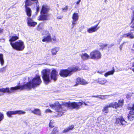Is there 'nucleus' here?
I'll list each match as a JSON object with an SVG mask.
<instances>
[{
	"label": "nucleus",
	"instance_id": "2",
	"mask_svg": "<svg viewBox=\"0 0 134 134\" xmlns=\"http://www.w3.org/2000/svg\"><path fill=\"white\" fill-rule=\"evenodd\" d=\"M29 82L26 84L23 85H20L12 87L10 92H12L13 90H22L25 89H30L39 85L42 82V81L40 76L39 75H37L35 76L32 80L29 81L30 77L28 78Z\"/></svg>",
	"mask_w": 134,
	"mask_h": 134
},
{
	"label": "nucleus",
	"instance_id": "47",
	"mask_svg": "<svg viewBox=\"0 0 134 134\" xmlns=\"http://www.w3.org/2000/svg\"><path fill=\"white\" fill-rule=\"evenodd\" d=\"M3 29H0V33L3 32Z\"/></svg>",
	"mask_w": 134,
	"mask_h": 134
},
{
	"label": "nucleus",
	"instance_id": "18",
	"mask_svg": "<svg viewBox=\"0 0 134 134\" xmlns=\"http://www.w3.org/2000/svg\"><path fill=\"white\" fill-rule=\"evenodd\" d=\"M99 28L98 27L97 28V26H94L90 28H87V32L89 33H92L96 31Z\"/></svg>",
	"mask_w": 134,
	"mask_h": 134
},
{
	"label": "nucleus",
	"instance_id": "34",
	"mask_svg": "<svg viewBox=\"0 0 134 134\" xmlns=\"http://www.w3.org/2000/svg\"><path fill=\"white\" fill-rule=\"evenodd\" d=\"M5 70V67H3L0 69V72H3Z\"/></svg>",
	"mask_w": 134,
	"mask_h": 134
},
{
	"label": "nucleus",
	"instance_id": "26",
	"mask_svg": "<svg viewBox=\"0 0 134 134\" xmlns=\"http://www.w3.org/2000/svg\"><path fill=\"white\" fill-rule=\"evenodd\" d=\"M19 38L18 36H12L10 38L9 40V41L10 42V43L11 42H13V41H15L17 40Z\"/></svg>",
	"mask_w": 134,
	"mask_h": 134
},
{
	"label": "nucleus",
	"instance_id": "30",
	"mask_svg": "<svg viewBox=\"0 0 134 134\" xmlns=\"http://www.w3.org/2000/svg\"><path fill=\"white\" fill-rule=\"evenodd\" d=\"M58 129L57 127H55L53 129L51 134H56L58 132Z\"/></svg>",
	"mask_w": 134,
	"mask_h": 134
},
{
	"label": "nucleus",
	"instance_id": "6",
	"mask_svg": "<svg viewBox=\"0 0 134 134\" xmlns=\"http://www.w3.org/2000/svg\"><path fill=\"white\" fill-rule=\"evenodd\" d=\"M42 76L45 84H47L50 82V72L49 70L47 69L43 70L42 72Z\"/></svg>",
	"mask_w": 134,
	"mask_h": 134
},
{
	"label": "nucleus",
	"instance_id": "11",
	"mask_svg": "<svg viewBox=\"0 0 134 134\" xmlns=\"http://www.w3.org/2000/svg\"><path fill=\"white\" fill-rule=\"evenodd\" d=\"M131 108L127 116L128 120H130L131 121H132L134 119V104L133 105V106Z\"/></svg>",
	"mask_w": 134,
	"mask_h": 134
},
{
	"label": "nucleus",
	"instance_id": "39",
	"mask_svg": "<svg viewBox=\"0 0 134 134\" xmlns=\"http://www.w3.org/2000/svg\"><path fill=\"white\" fill-rule=\"evenodd\" d=\"M52 122L51 121H50L49 124V127L51 128H52L54 127V126L52 125Z\"/></svg>",
	"mask_w": 134,
	"mask_h": 134
},
{
	"label": "nucleus",
	"instance_id": "31",
	"mask_svg": "<svg viewBox=\"0 0 134 134\" xmlns=\"http://www.w3.org/2000/svg\"><path fill=\"white\" fill-rule=\"evenodd\" d=\"M36 1V12L37 13L39 12V2L38 1V0H37V1Z\"/></svg>",
	"mask_w": 134,
	"mask_h": 134
},
{
	"label": "nucleus",
	"instance_id": "46",
	"mask_svg": "<svg viewBox=\"0 0 134 134\" xmlns=\"http://www.w3.org/2000/svg\"><path fill=\"white\" fill-rule=\"evenodd\" d=\"M126 97L127 98H130V96L129 95L127 94L126 96Z\"/></svg>",
	"mask_w": 134,
	"mask_h": 134
},
{
	"label": "nucleus",
	"instance_id": "44",
	"mask_svg": "<svg viewBox=\"0 0 134 134\" xmlns=\"http://www.w3.org/2000/svg\"><path fill=\"white\" fill-rule=\"evenodd\" d=\"M81 0H79L78 1L76 2V4H79Z\"/></svg>",
	"mask_w": 134,
	"mask_h": 134
},
{
	"label": "nucleus",
	"instance_id": "25",
	"mask_svg": "<svg viewBox=\"0 0 134 134\" xmlns=\"http://www.w3.org/2000/svg\"><path fill=\"white\" fill-rule=\"evenodd\" d=\"M32 113L38 115H40L41 112L40 110L38 109H35L34 110L31 111Z\"/></svg>",
	"mask_w": 134,
	"mask_h": 134
},
{
	"label": "nucleus",
	"instance_id": "45",
	"mask_svg": "<svg viewBox=\"0 0 134 134\" xmlns=\"http://www.w3.org/2000/svg\"><path fill=\"white\" fill-rule=\"evenodd\" d=\"M75 25L73 24H72V25H71V28H73L75 26Z\"/></svg>",
	"mask_w": 134,
	"mask_h": 134
},
{
	"label": "nucleus",
	"instance_id": "43",
	"mask_svg": "<svg viewBox=\"0 0 134 134\" xmlns=\"http://www.w3.org/2000/svg\"><path fill=\"white\" fill-rule=\"evenodd\" d=\"M131 27L133 28V29L134 30V23H133L132 25H131Z\"/></svg>",
	"mask_w": 134,
	"mask_h": 134
},
{
	"label": "nucleus",
	"instance_id": "16",
	"mask_svg": "<svg viewBox=\"0 0 134 134\" xmlns=\"http://www.w3.org/2000/svg\"><path fill=\"white\" fill-rule=\"evenodd\" d=\"M119 123H120L122 125L125 126L126 122L123 118L121 117L120 118H116V123L118 124Z\"/></svg>",
	"mask_w": 134,
	"mask_h": 134
},
{
	"label": "nucleus",
	"instance_id": "5",
	"mask_svg": "<svg viewBox=\"0 0 134 134\" xmlns=\"http://www.w3.org/2000/svg\"><path fill=\"white\" fill-rule=\"evenodd\" d=\"M10 44L14 49L18 51H22L24 48L25 46L24 42L19 40L15 42H11Z\"/></svg>",
	"mask_w": 134,
	"mask_h": 134
},
{
	"label": "nucleus",
	"instance_id": "1",
	"mask_svg": "<svg viewBox=\"0 0 134 134\" xmlns=\"http://www.w3.org/2000/svg\"><path fill=\"white\" fill-rule=\"evenodd\" d=\"M83 104L82 102H71L70 101L68 102H64L63 104L61 105L59 103L57 102L54 104H49L50 106L55 110V113L59 116H62L64 113V110L63 107L64 105L68 108L72 109H78L81 108V106Z\"/></svg>",
	"mask_w": 134,
	"mask_h": 134
},
{
	"label": "nucleus",
	"instance_id": "53",
	"mask_svg": "<svg viewBox=\"0 0 134 134\" xmlns=\"http://www.w3.org/2000/svg\"><path fill=\"white\" fill-rule=\"evenodd\" d=\"M97 97V96H92V97Z\"/></svg>",
	"mask_w": 134,
	"mask_h": 134
},
{
	"label": "nucleus",
	"instance_id": "21",
	"mask_svg": "<svg viewBox=\"0 0 134 134\" xmlns=\"http://www.w3.org/2000/svg\"><path fill=\"white\" fill-rule=\"evenodd\" d=\"M40 16L39 20H45L48 19V15L47 14H42Z\"/></svg>",
	"mask_w": 134,
	"mask_h": 134
},
{
	"label": "nucleus",
	"instance_id": "28",
	"mask_svg": "<svg viewBox=\"0 0 134 134\" xmlns=\"http://www.w3.org/2000/svg\"><path fill=\"white\" fill-rule=\"evenodd\" d=\"M74 127V126L71 125L64 129L63 131V132H66L70 130H72Z\"/></svg>",
	"mask_w": 134,
	"mask_h": 134
},
{
	"label": "nucleus",
	"instance_id": "56",
	"mask_svg": "<svg viewBox=\"0 0 134 134\" xmlns=\"http://www.w3.org/2000/svg\"><path fill=\"white\" fill-rule=\"evenodd\" d=\"M133 46H134V44H133Z\"/></svg>",
	"mask_w": 134,
	"mask_h": 134
},
{
	"label": "nucleus",
	"instance_id": "32",
	"mask_svg": "<svg viewBox=\"0 0 134 134\" xmlns=\"http://www.w3.org/2000/svg\"><path fill=\"white\" fill-rule=\"evenodd\" d=\"M112 96V95H101V99H105L107 98V97H109V96Z\"/></svg>",
	"mask_w": 134,
	"mask_h": 134
},
{
	"label": "nucleus",
	"instance_id": "14",
	"mask_svg": "<svg viewBox=\"0 0 134 134\" xmlns=\"http://www.w3.org/2000/svg\"><path fill=\"white\" fill-rule=\"evenodd\" d=\"M27 24L29 26L34 27L37 24L36 22H34L31 19L27 17Z\"/></svg>",
	"mask_w": 134,
	"mask_h": 134
},
{
	"label": "nucleus",
	"instance_id": "19",
	"mask_svg": "<svg viewBox=\"0 0 134 134\" xmlns=\"http://www.w3.org/2000/svg\"><path fill=\"white\" fill-rule=\"evenodd\" d=\"M80 56L83 60H86L89 58H90V56L86 53H82L81 54H80Z\"/></svg>",
	"mask_w": 134,
	"mask_h": 134
},
{
	"label": "nucleus",
	"instance_id": "3",
	"mask_svg": "<svg viewBox=\"0 0 134 134\" xmlns=\"http://www.w3.org/2000/svg\"><path fill=\"white\" fill-rule=\"evenodd\" d=\"M124 102V99H122L119 100L118 103L115 102L110 103L104 107L102 111L104 113H107L108 112V108H109L112 107L115 109L121 108L123 105Z\"/></svg>",
	"mask_w": 134,
	"mask_h": 134
},
{
	"label": "nucleus",
	"instance_id": "48",
	"mask_svg": "<svg viewBox=\"0 0 134 134\" xmlns=\"http://www.w3.org/2000/svg\"><path fill=\"white\" fill-rule=\"evenodd\" d=\"M107 44H105L103 45V46L104 47H105L107 46Z\"/></svg>",
	"mask_w": 134,
	"mask_h": 134
},
{
	"label": "nucleus",
	"instance_id": "23",
	"mask_svg": "<svg viewBox=\"0 0 134 134\" xmlns=\"http://www.w3.org/2000/svg\"><path fill=\"white\" fill-rule=\"evenodd\" d=\"M122 37H129L131 38H133L134 37V36L132 33L129 32L127 34H124Z\"/></svg>",
	"mask_w": 134,
	"mask_h": 134
},
{
	"label": "nucleus",
	"instance_id": "38",
	"mask_svg": "<svg viewBox=\"0 0 134 134\" xmlns=\"http://www.w3.org/2000/svg\"><path fill=\"white\" fill-rule=\"evenodd\" d=\"M52 40L54 41V43H55L56 41V39L55 36H53L52 38Z\"/></svg>",
	"mask_w": 134,
	"mask_h": 134
},
{
	"label": "nucleus",
	"instance_id": "27",
	"mask_svg": "<svg viewBox=\"0 0 134 134\" xmlns=\"http://www.w3.org/2000/svg\"><path fill=\"white\" fill-rule=\"evenodd\" d=\"M79 15L77 13H74L72 16V20H78L79 19Z\"/></svg>",
	"mask_w": 134,
	"mask_h": 134
},
{
	"label": "nucleus",
	"instance_id": "52",
	"mask_svg": "<svg viewBox=\"0 0 134 134\" xmlns=\"http://www.w3.org/2000/svg\"><path fill=\"white\" fill-rule=\"evenodd\" d=\"M99 97H100V95H97V96L96 98H99Z\"/></svg>",
	"mask_w": 134,
	"mask_h": 134
},
{
	"label": "nucleus",
	"instance_id": "51",
	"mask_svg": "<svg viewBox=\"0 0 134 134\" xmlns=\"http://www.w3.org/2000/svg\"><path fill=\"white\" fill-rule=\"evenodd\" d=\"M132 66L134 67V62H133L132 64Z\"/></svg>",
	"mask_w": 134,
	"mask_h": 134
},
{
	"label": "nucleus",
	"instance_id": "12",
	"mask_svg": "<svg viewBox=\"0 0 134 134\" xmlns=\"http://www.w3.org/2000/svg\"><path fill=\"white\" fill-rule=\"evenodd\" d=\"M58 74V72L55 70L54 69L52 70L51 74V79L54 81H56L57 80Z\"/></svg>",
	"mask_w": 134,
	"mask_h": 134
},
{
	"label": "nucleus",
	"instance_id": "40",
	"mask_svg": "<svg viewBox=\"0 0 134 134\" xmlns=\"http://www.w3.org/2000/svg\"><path fill=\"white\" fill-rule=\"evenodd\" d=\"M124 43H123L122 44H121V45L120 46V47H119L120 49V51H121L122 50V48L123 46V45L124 44Z\"/></svg>",
	"mask_w": 134,
	"mask_h": 134
},
{
	"label": "nucleus",
	"instance_id": "8",
	"mask_svg": "<svg viewBox=\"0 0 134 134\" xmlns=\"http://www.w3.org/2000/svg\"><path fill=\"white\" fill-rule=\"evenodd\" d=\"M90 58L93 59H98L101 58V54L98 51L94 50L91 52L90 54Z\"/></svg>",
	"mask_w": 134,
	"mask_h": 134
},
{
	"label": "nucleus",
	"instance_id": "9",
	"mask_svg": "<svg viewBox=\"0 0 134 134\" xmlns=\"http://www.w3.org/2000/svg\"><path fill=\"white\" fill-rule=\"evenodd\" d=\"M25 111L21 110L9 111L7 112L6 114L8 117L11 118L12 117V115H22L25 114Z\"/></svg>",
	"mask_w": 134,
	"mask_h": 134
},
{
	"label": "nucleus",
	"instance_id": "7",
	"mask_svg": "<svg viewBox=\"0 0 134 134\" xmlns=\"http://www.w3.org/2000/svg\"><path fill=\"white\" fill-rule=\"evenodd\" d=\"M37 0H26L25 1V10L27 15L29 17H30L31 15L32 11L31 8L28 7L32 5L33 3L31 1H36Z\"/></svg>",
	"mask_w": 134,
	"mask_h": 134
},
{
	"label": "nucleus",
	"instance_id": "4",
	"mask_svg": "<svg viewBox=\"0 0 134 134\" xmlns=\"http://www.w3.org/2000/svg\"><path fill=\"white\" fill-rule=\"evenodd\" d=\"M80 69L78 66H74L66 70H62L60 71L59 74L63 77H66L72 72L80 70Z\"/></svg>",
	"mask_w": 134,
	"mask_h": 134
},
{
	"label": "nucleus",
	"instance_id": "49",
	"mask_svg": "<svg viewBox=\"0 0 134 134\" xmlns=\"http://www.w3.org/2000/svg\"><path fill=\"white\" fill-rule=\"evenodd\" d=\"M131 69L134 72V68H131Z\"/></svg>",
	"mask_w": 134,
	"mask_h": 134
},
{
	"label": "nucleus",
	"instance_id": "41",
	"mask_svg": "<svg viewBox=\"0 0 134 134\" xmlns=\"http://www.w3.org/2000/svg\"><path fill=\"white\" fill-rule=\"evenodd\" d=\"M134 20V11L133 12V15L132 16V21Z\"/></svg>",
	"mask_w": 134,
	"mask_h": 134
},
{
	"label": "nucleus",
	"instance_id": "50",
	"mask_svg": "<svg viewBox=\"0 0 134 134\" xmlns=\"http://www.w3.org/2000/svg\"><path fill=\"white\" fill-rule=\"evenodd\" d=\"M99 22L96 25H95L94 26H97V28H98V27H97V26L99 24Z\"/></svg>",
	"mask_w": 134,
	"mask_h": 134
},
{
	"label": "nucleus",
	"instance_id": "55",
	"mask_svg": "<svg viewBox=\"0 0 134 134\" xmlns=\"http://www.w3.org/2000/svg\"><path fill=\"white\" fill-rule=\"evenodd\" d=\"M113 44H111V46H110L111 47V46H113Z\"/></svg>",
	"mask_w": 134,
	"mask_h": 134
},
{
	"label": "nucleus",
	"instance_id": "35",
	"mask_svg": "<svg viewBox=\"0 0 134 134\" xmlns=\"http://www.w3.org/2000/svg\"><path fill=\"white\" fill-rule=\"evenodd\" d=\"M68 8L67 6H66L65 7L62 8V11L64 12L66 11L67 10Z\"/></svg>",
	"mask_w": 134,
	"mask_h": 134
},
{
	"label": "nucleus",
	"instance_id": "29",
	"mask_svg": "<svg viewBox=\"0 0 134 134\" xmlns=\"http://www.w3.org/2000/svg\"><path fill=\"white\" fill-rule=\"evenodd\" d=\"M0 63L2 66L3 65L4 63V59L3 58V55L2 53L0 54Z\"/></svg>",
	"mask_w": 134,
	"mask_h": 134
},
{
	"label": "nucleus",
	"instance_id": "42",
	"mask_svg": "<svg viewBox=\"0 0 134 134\" xmlns=\"http://www.w3.org/2000/svg\"><path fill=\"white\" fill-rule=\"evenodd\" d=\"M97 72L98 73H99L100 74H103V73H104V71H98Z\"/></svg>",
	"mask_w": 134,
	"mask_h": 134
},
{
	"label": "nucleus",
	"instance_id": "15",
	"mask_svg": "<svg viewBox=\"0 0 134 134\" xmlns=\"http://www.w3.org/2000/svg\"><path fill=\"white\" fill-rule=\"evenodd\" d=\"M12 87H11L10 88V90H9V88L8 87H7L5 88H0V92H2L3 93L7 92L8 93H11L13 92L15 90H13L12 92H10L11 90V88ZM3 94L0 93V96L3 95Z\"/></svg>",
	"mask_w": 134,
	"mask_h": 134
},
{
	"label": "nucleus",
	"instance_id": "37",
	"mask_svg": "<svg viewBox=\"0 0 134 134\" xmlns=\"http://www.w3.org/2000/svg\"><path fill=\"white\" fill-rule=\"evenodd\" d=\"M45 112L46 113H51L52 111L49 109H47L45 110Z\"/></svg>",
	"mask_w": 134,
	"mask_h": 134
},
{
	"label": "nucleus",
	"instance_id": "54",
	"mask_svg": "<svg viewBox=\"0 0 134 134\" xmlns=\"http://www.w3.org/2000/svg\"><path fill=\"white\" fill-rule=\"evenodd\" d=\"M101 95H100V97H99V98H100L101 99Z\"/></svg>",
	"mask_w": 134,
	"mask_h": 134
},
{
	"label": "nucleus",
	"instance_id": "10",
	"mask_svg": "<svg viewBox=\"0 0 134 134\" xmlns=\"http://www.w3.org/2000/svg\"><path fill=\"white\" fill-rule=\"evenodd\" d=\"M46 35L42 40L43 42H50L52 41V38L50 34L48 31H46L44 34Z\"/></svg>",
	"mask_w": 134,
	"mask_h": 134
},
{
	"label": "nucleus",
	"instance_id": "22",
	"mask_svg": "<svg viewBox=\"0 0 134 134\" xmlns=\"http://www.w3.org/2000/svg\"><path fill=\"white\" fill-rule=\"evenodd\" d=\"M115 72V70L114 67H113L112 70L111 71H108L104 74V76L106 77H107L108 76L110 75H113L114 74Z\"/></svg>",
	"mask_w": 134,
	"mask_h": 134
},
{
	"label": "nucleus",
	"instance_id": "33",
	"mask_svg": "<svg viewBox=\"0 0 134 134\" xmlns=\"http://www.w3.org/2000/svg\"><path fill=\"white\" fill-rule=\"evenodd\" d=\"M83 104H84L86 105H87L88 106H91V105L90 104V102H87L86 103H85L84 102H83Z\"/></svg>",
	"mask_w": 134,
	"mask_h": 134
},
{
	"label": "nucleus",
	"instance_id": "17",
	"mask_svg": "<svg viewBox=\"0 0 134 134\" xmlns=\"http://www.w3.org/2000/svg\"><path fill=\"white\" fill-rule=\"evenodd\" d=\"M49 8L48 6L46 5H43L41 11V14H47V12L49 10Z\"/></svg>",
	"mask_w": 134,
	"mask_h": 134
},
{
	"label": "nucleus",
	"instance_id": "13",
	"mask_svg": "<svg viewBox=\"0 0 134 134\" xmlns=\"http://www.w3.org/2000/svg\"><path fill=\"white\" fill-rule=\"evenodd\" d=\"M88 83V82L86 81L85 80L79 77L77 79L76 84L74 86H77L79 84L84 85L87 84Z\"/></svg>",
	"mask_w": 134,
	"mask_h": 134
},
{
	"label": "nucleus",
	"instance_id": "24",
	"mask_svg": "<svg viewBox=\"0 0 134 134\" xmlns=\"http://www.w3.org/2000/svg\"><path fill=\"white\" fill-rule=\"evenodd\" d=\"M59 48L58 47H55L52 49L51 51L52 55H56L57 52L59 51Z\"/></svg>",
	"mask_w": 134,
	"mask_h": 134
},
{
	"label": "nucleus",
	"instance_id": "36",
	"mask_svg": "<svg viewBox=\"0 0 134 134\" xmlns=\"http://www.w3.org/2000/svg\"><path fill=\"white\" fill-rule=\"evenodd\" d=\"M77 20H72V24L74 25H75L77 24Z\"/></svg>",
	"mask_w": 134,
	"mask_h": 134
},
{
	"label": "nucleus",
	"instance_id": "20",
	"mask_svg": "<svg viewBox=\"0 0 134 134\" xmlns=\"http://www.w3.org/2000/svg\"><path fill=\"white\" fill-rule=\"evenodd\" d=\"M97 82L99 84L104 85L107 82V81L105 79L103 78H99L97 80Z\"/></svg>",
	"mask_w": 134,
	"mask_h": 134
}]
</instances>
